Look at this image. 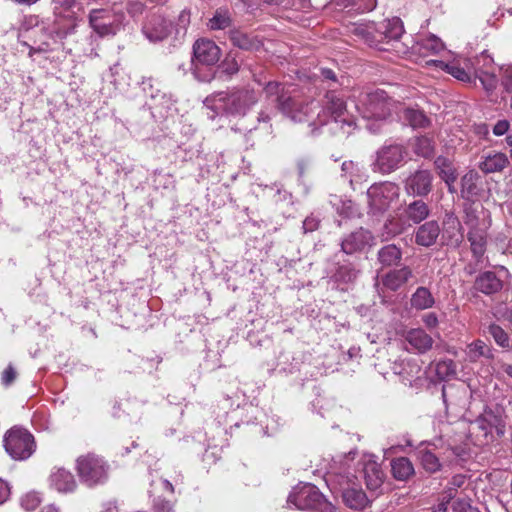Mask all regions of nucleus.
Listing matches in <instances>:
<instances>
[{
	"label": "nucleus",
	"mask_w": 512,
	"mask_h": 512,
	"mask_svg": "<svg viewBox=\"0 0 512 512\" xmlns=\"http://www.w3.org/2000/svg\"><path fill=\"white\" fill-rule=\"evenodd\" d=\"M266 97L276 107L294 122H308L314 133L317 127L327 124H334L343 133L349 134L354 121L349 118L343 98L334 91L325 95L324 106L321 111L315 114L318 104L314 101L303 103L284 94L283 86L278 82L270 81L264 87Z\"/></svg>",
	"instance_id": "1"
},
{
	"label": "nucleus",
	"mask_w": 512,
	"mask_h": 512,
	"mask_svg": "<svg viewBox=\"0 0 512 512\" xmlns=\"http://www.w3.org/2000/svg\"><path fill=\"white\" fill-rule=\"evenodd\" d=\"M258 94L252 89L220 91L207 96L204 107L210 110L209 118L218 115L244 116L257 102Z\"/></svg>",
	"instance_id": "2"
},
{
	"label": "nucleus",
	"mask_w": 512,
	"mask_h": 512,
	"mask_svg": "<svg viewBox=\"0 0 512 512\" xmlns=\"http://www.w3.org/2000/svg\"><path fill=\"white\" fill-rule=\"evenodd\" d=\"M328 486L335 494H340L344 504L354 510H363L369 504L365 492L356 483V477L349 474H331Z\"/></svg>",
	"instance_id": "3"
},
{
	"label": "nucleus",
	"mask_w": 512,
	"mask_h": 512,
	"mask_svg": "<svg viewBox=\"0 0 512 512\" xmlns=\"http://www.w3.org/2000/svg\"><path fill=\"white\" fill-rule=\"evenodd\" d=\"M75 470L80 482L93 488L107 482L110 466L102 456L87 453L76 459Z\"/></svg>",
	"instance_id": "4"
},
{
	"label": "nucleus",
	"mask_w": 512,
	"mask_h": 512,
	"mask_svg": "<svg viewBox=\"0 0 512 512\" xmlns=\"http://www.w3.org/2000/svg\"><path fill=\"white\" fill-rule=\"evenodd\" d=\"M287 503L290 507L294 506L298 510L336 512L335 506L312 484H303L294 488L288 496Z\"/></svg>",
	"instance_id": "5"
},
{
	"label": "nucleus",
	"mask_w": 512,
	"mask_h": 512,
	"mask_svg": "<svg viewBox=\"0 0 512 512\" xmlns=\"http://www.w3.org/2000/svg\"><path fill=\"white\" fill-rule=\"evenodd\" d=\"M394 102L383 90L360 94L356 108L364 119L382 121L391 115Z\"/></svg>",
	"instance_id": "6"
},
{
	"label": "nucleus",
	"mask_w": 512,
	"mask_h": 512,
	"mask_svg": "<svg viewBox=\"0 0 512 512\" xmlns=\"http://www.w3.org/2000/svg\"><path fill=\"white\" fill-rule=\"evenodd\" d=\"M52 4L56 22L58 25L64 23L62 28H58L57 34L65 37L74 33L84 11L82 3L78 0H53Z\"/></svg>",
	"instance_id": "7"
},
{
	"label": "nucleus",
	"mask_w": 512,
	"mask_h": 512,
	"mask_svg": "<svg viewBox=\"0 0 512 512\" xmlns=\"http://www.w3.org/2000/svg\"><path fill=\"white\" fill-rule=\"evenodd\" d=\"M6 452L15 460H25L35 451L33 435L26 429L13 427L4 437Z\"/></svg>",
	"instance_id": "8"
},
{
	"label": "nucleus",
	"mask_w": 512,
	"mask_h": 512,
	"mask_svg": "<svg viewBox=\"0 0 512 512\" xmlns=\"http://www.w3.org/2000/svg\"><path fill=\"white\" fill-rule=\"evenodd\" d=\"M400 189L393 182H381L371 185L367 190L368 207L372 214L383 213L399 197Z\"/></svg>",
	"instance_id": "9"
},
{
	"label": "nucleus",
	"mask_w": 512,
	"mask_h": 512,
	"mask_svg": "<svg viewBox=\"0 0 512 512\" xmlns=\"http://www.w3.org/2000/svg\"><path fill=\"white\" fill-rule=\"evenodd\" d=\"M122 19V14L108 9H92L88 16L90 27L100 37L116 35L121 28Z\"/></svg>",
	"instance_id": "10"
},
{
	"label": "nucleus",
	"mask_w": 512,
	"mask_h": 512,
	"mask_svg": "<svg viewBox=\"0 0 512 512\" xmlns=\"http://www.w3.org/2000/svg\"><path fill=\"white\" fill-rule=\"evenodd\" d=\"M406 155L405 148L399 144L384 145L377 151L376 160L372 164L373 170L388 174L396 170Z\"/></svg>",
	"instance_id": "11"
},
{
	"label": "nucleus",
	"mask_w": 512,
	"mask_h": 512,
	"mask_svg": "<svg viewBox=\"0 0 512 512\" xmlns=\"http://www.w3.org/2000/svg\"><path fill=\"white\" fill-rule=\"evenodd\" d=\"M471 60L474 80L479 79L486 91H493L498 84L493 58L486 51H483L480 55Z\"/></svg>",
	"instance_id": "12"
},
{
	"label": "nucleus",
	"mask_w": 512,
	"mask_h": 512,
	"mask_svg": "<svg viewBox=\"0 0 512 512\" xmlns=\"http://www.w3.org/2000/svg\"><path fill=\"white\" fill-rule=\"evenodd\" d=\"M221 58L220 47L212 40L201 38L193 45L192 64L195 70L198 66H214Z\"/></svg>",
	"instance_id": "13"
},
{
	"label": "nucleus",
	"mask_w": 512,
	"mask_h": 512,
	"mask_svg": "<svg viewBox=\"0 0 512 512\" xmlns=\"http://www.w3.org/2000/svg\"><path fill=\"white\" fill-rule=\"evenodd\" d=\"M426 64L433 65L465 83H470L474 79L471 68L472 60L468 58H457L449 63L441 60H429L426 61Z\"/></svg>",
	"instance_id": "14"
},
{
	"label": "nucleus",
	"mask_w": 512,
	"mask_h": 512,
	"mask_svg": "<svg viewBox=\"0 0 512 512\" xmlns=\"http://www.w3.org/2000/svg\"><path fill=\"white\" fill-rule=\"evenodd\" d=\"M359 464L362 467V474L367 489L370 491H377L381 488L385 474L375 456L371 454H364Z\"/></svg>",
	"instance_id": "15"
},
{
	"label": "nucleus",
	"mask_w": 512,
	"mask_h": 512,
	"mask_svg": "<svg viewBox=\"0 0 512 512\" xmlns=\"http://www.w3.org/2000/svg\"><path fill=\"white\" fill-rule=\"evenodd\" d=\"M432 181L433 175L429 170H416L406 178L404 182L405 192L411 196H426L432 190Z\"/></svg>",
	"instance_id": "16"
},
{
	"label": "nucleus",
	"mask_w": 512,
	"mask_h": 512,
	"mask_svg": "<svg viewBox=\"0 0 512 512\" xmlns=\"http://www.w3.org/2000/svg\"><path fill=\"white\" fill-rule=\"evenodd\" d=\"M464 223L470 230H488L491 225L490 213L480 202L471 201L464 206Z\"/></svg>",
	"instance_id": "17"
},
{
	"label": "nucleus",
	"mask_w": 512,
	"mask_h": 512,
	"mask_svg": "<svg viewBox=\"0 0 512 512\" xmlns=\"http://www.w3.org/2000/svg\"><path fill=\"white\" fill-rule=\"evenodd\" d=\"M508 274V270L503 266L499 267L498 273L485 271L476 277L474 288L485 295L495 294L503 287L502 277H506Z\"/></svg>",
	"instance_id": "18"
},
{
	"label": "nucleus",
	"mask_w": 512,
	"mask_h": 512,
	"mask_svg": "<svg viewBox=\"0 0 512 512\" xmlns=\"http://www.w3.org/2000/svg\"><path fill=\"white\" fill-rule=\"evenodd\" d=\"M374 244V237L370 231L359 228L346 235L341 242V249L345 254L351 255L362 252L366 247Z\"/></svg>",
	"instance_id": "19"
},
{
	"label": "nucleus",
	"mask_w": 512,
	"mask_h": 512,
	"mask_svg": "<svg viewBox=\"0 0 512 512\" xmlns=\"http://www.w3.org/2000/svg\"><path fill=\"white\" fill-rule=\"evenodd\" d=\"M142 32L150 42L162 41L171 33V22L161 15H151L144 23Z\"/></svg>",
	"instance_id": "20"
},
{
	"label": "nucleus",
	"mask_w": 512,
	"mask_h": 512,
	"mask_svg": "<svg viewBox=\"0 0 512 512\" xmlns=\"http://www.w3.org/2000/svg\"><path fill=\"white\" fill-rule=\"evenodd\" d=\"M50 487L59 493H71L77 488L74 475L64 468H54L49 476Z\"/></svg>",
	"instance_id": "21"
},
{
	"label": "nucleus",
	"mask_w": 512,
	"mask_h": 512,
	"mask_svg": "<svg viewBox=\"0 0 512 512\" xmlns=\"http://www.w3.org/2000/svg\"><path fill=\"white\" fill-rule=\"evenodd\" d=\"M476 424L484 431L485 435L491 433L493 429H496L497 434L500 436L505 433V422L501 411L498 409L495 411L492 409L484 410V412L477 418Z\"/></svg>",
	"instance_id": "22"
},
{
	"label": "nucleus",
	"mask_w": 512,
	"mask_h": 512,
	"mask_svg": "<svg viewBox=\"0 0 512 512\" xmlns=\"http://www.w3.org/2000/svg\"><path fill=\"white\" fill-rule=\"evenodd\" d=\"M508 164L509 159L506 154L490 151L482 155L478 167L483 173L490 174L501 172Z\"/></svg>",
	"instance_id": "23"
},
{
	"label": "nucleus",
	"mask_w": 512,
	"mask_h": 512,
	"mask_svg": "<svg viewBox=\"0 0 512 512\" xmlns=\"http://www.w3.org/2000/svg\"><path fill=\"white\" fill-rule=\"evenodd\" d=\"M444 48L445 45L442 40L433 34L420 38L412 47L415 53L422 56L438 54Z\"/></svg>",
	"instance_id": "24"
},
{
	"label": "nucleus",
	"mask_w": 512,
	"mask_h": 512,
	"mask_svg": "<svg viewBox=\"0 0 512 512\" xmlns=\"http://www.w3.org/2000/svg\"><path fill=\"white\" fill-rule=\"evenodd\" d=\"M440 233V227L436 221H428L421 225L415 234L416 244L430 247L435 244Z\"/></svg>",
	"instance_id": "25"
},
{
	"label": "nucleus",
	"mask_w": 512,
	"mask_h": 512,
	"mask_svg": "<svg viewBox=\"0 0 512 512\" xmlns=\"http://www.w3.org/2000/svg\"><path fill=\"white\" fill-rule=\"evenodd\" d=\"M413 276L410 267L403 266L399 269L389 271L382 279L383 285L392 290H398L402 285L409 281Z\"/></svg>",
	"instance_id": "26"
},
{
	"label": "nucleus",
	"mask_w": 512,
	"mask_h": 512,
	"mask_svg": "<svg viewBox=\"0 0 512 512\" xmlns=\"http://www.w3.org/2000/svg\"><path fill=\"white\" fill-rule=\"evenodd\" d=\"M341 177L347 180L350 186L355 189V185L366 180V172L363 167L353 161H345L341 166Z\"/></svg>",
	"instance_id": "27"
},
{
	"label": "nucleus",
	"mask_w": 512,
	"mask_h": 512,
	"mask_svg": "<svg viewBox=\"0 0 512 512\" xmlns=\"http://www.w3.org/2000/svg\"><path fill=\"white\" fill-rule=\"evenodd\" d=\"M406 341L419 353H425L433 344L432 337L420 328L408 331Z\"/></svg>",
	"instance_id": "28"
},
{
	"label": "nucleus",
	"mask_w": 512,
	"mask_h": 512,
	"mask_svg": "<svg viewBox=\"0 0 512 512\" xmlns=\"http://www.w3.org/2000/svg\"><path fill=\"white\" fill-rule=\"evenodd\" d=\"M443 238L449 246L457 247L463 241V233L461 232V224L454 216H449L445 222Z\"/></svg>",
	"instance_id": "29"
},
{
	"label": "nucleus",
	"mask_w": 512,
	"mask_h": 512,
	"mask_svg": "<svg viewBox=\"0 0 512 512\" xmlns=\"http://www.w3.org/2000/svg\"><path fill=\"white\" fill-rule=\"evenodd\" d=\"M402 259V250L395 244H388L379 249L377 260L382 267L396 266Z\"/></svg>",
	"instance_id": "30"
},
{
	"label": "nucleus",
	"mask_w": 512,
	"mask_h": 512,
	"mask_svg": "<svg viewBox=\"0 0 512 512\" xmlns=\"http://www.w3.org/2000/svg\"><path fill=\"white\" fill-rule=\"evenodd\" d=\"M435 167L441 179L448 185L449 191L452 192V184L457 179L456 169L452 162L445 157L439 156L435 160Z\"/></svg>",
	"instance_id": "31"
},
{
	"label": "nucleus",
	"mask_w": 512,
	"mask_h": 512,
	"mask_svg": "<svg viewBox=\"0 0 512 512\" xmlns=\"http://www.w3.org/2000/svg\"><path fill=\"white\" fill-rule=\"evenodd\" d=\"M417 457L422 467L429 473H435L441 469V463L433 449L428 446L418 448Z\"/></svg>",
	"instance_id": "32"
},
{
	"label": "nucleus",
	"mask_w": 512,
	"mask_h": 512,
	"mask_svg": "<svg viewBox=\"0 0 512 512\" xmlns=\"http://www.w3.org/2000/svg\"><path fill=\"white\" fill-rule=\"evenodd\" d=\"M230 40L234 46L243 50H257L261 46L257 37L240 30L231 31Z\"/></svg>",
	"instance_id": "33"
},
{
	"label": "nucleus",
	"mask_w": 512,
	"mask_h": 512,
	"mask_svg": "<svg viewBox=\"0 0 512 512\" xmlns=\"http://www.w3.org/2000/svg\"><path fill=\"white\" fill-rule=\"evenodd\" d=\"M404 28L402 21L399 18H393L382 23L381 30L379 31L382 40L387 43L396 42L403 34Z\"/></svg>",
	"instance_id": "34"
},
{
	"label": "nucleus",
	"mask_w": 512,
	"mask_h": 512,
	"mask_svg": "<svg viewBox=\"0 0 512 512\" xmlns=\"http://www.w3.org/2000/svg\"><path fill=\"white\" fill-rule=\"evenodd\" d=\"M410 303L416 310H426L434 306L435 299L427 287L420 286L412 294Z\"/></svg>",
	"instance_id": "35"
},
{
	"label": "nucleus",
	"mask_w": 512,
	"mask_h": 512,
	"mask_svg": "<svg viewBox=\"0 0 512 512\" xmlns=\"http://www.w3.org/2000/svg\"><path fill=\"white\" fill-rule=\"evenodd\" d=\"M480 177L477 172L469 171L461 179V195L466 200H472L479 194L478 181Z\"/></svg>",
	"instance_id": "36"
},
{
	"label": "nucleus",
	"mask_w": 512,
	"mask_h": 512,
	"mask_svg": "<svg viewBox=\"0 0 512 512\" xmlns=\"http://www.w3.org/2000/svg\"><path fill=\"white\" fill-rule=\"evenodd\" d=\"M487 230H470L468 233V240L470 242L471 251L477 260H479L485 253L487 243Z\"/></svg>",
	"instance_id": "37"
},
{
	"label": "nucleus",
	"mask_w": 512,
	"mask_h": 512,
	"mask_svg": "<svg viewBox=\"0 0 512 512\" xmlns=\"http://www.w3.org/2000/svg\"><path fill=\"white\" fill-rule=\"evenodd\" d=\"M430 210L428 205L422 200L411 202L405 209V215L408 220L414 224H418L429 216Z\"/></svg>",
	"instance_id": "38"
},
{
	"label": "nucleus",
	"mask_w": 512,
	"mask_h": 512,
	"mask_svg": "<svg viewBox=\"0 0 512 512\" xmlns=\"http://www.w3.org/2000/svg\"><path fill=\"white\" fill-rule=\"evenodd\" d=\"M393 476L400 481H405L414 474V467L406 457H399L391 463Z\"/></svg>",
	"instance_id": "39"
},
{
	"label": "nucleus",
	"mask_w": 512,
	"mask_h": 512,
	"mask_svg": "<svg viewBox=\"0 0 512 512\" xmlns=\"http://www.w3.org/2000/svg\"><path fill=\"white\" fill-rule=\"evenodd\" d=\"M466 356L471 362H476L481 357H492V352L485 342L481 340H476L467 346Z\"/></svg>",
	"instance_id": "40"
},
{
	"label": "nucleus",
	"mask_w": 512,
	"mask_h": 512,
	"mask_svg": "<svg viewBox=\"0 0 512 512\" xmlns=\"http://www.w3.org/2000/svg\"><path fill=\"white\" fill-rule=\"evenodd\" d=\"M358 273L359 271L351 263H344L337 267L333 278L337 282L351 283L355 281Z\"/></svg>",
	"instance_id": "41"
},
{
	"label": "nucleus",
	"mask_w": 512,
	"mask_h": 512,
	"mask_svg": "<svg viewBox=\"0 0 512 512\" xmlns=\"http://www.w3.org/2000/svg\"><path fill=\"white\" fill-rule=\"evenodd\" d=\"M404 120L413 128H424L429 124L426 115L422 111L413 108L405 109Z\"/></svg>",
	"instance_id": "42"
},
{
	"label": "nucleus",
	"mask_w": 512,
	"mask_h": 512,
	"mask_svg": "<svg viewBox=\"0 0 512 512\" xmlns=\"http://www.w3.org/2000/svg\"><path fill=\"white\" fill-rule=\"evenodd\" d=\"M231 24V16L227 9L220 8L216 10L214 16L209 21V27L212 30H222Z\"/></svg>",
	"instance_id": "43"
},
{
	"label": "nucleus",
	"mask_w": 512,
	"mask_h": 512,
	"mask_svg": "<svg viewBox=\"0 0 512 512\" xmlns=\"http://www.w3.org/2000/svg\"><path fill=\"white\" fill-rule=\"evenodd\" d=\"M335 2L344 8L353 7L361 13L371 11L376 6V0H335Z\"/></svg>",
	"instance_id": "44"
},
{
	"label": "nucleus",
	"mask_w": 512,
	"mask_h": 512,
	"mask_svg": "<svg viewBox=\"0 0 512 512\" xmlns=\"http://www.w3.org/2000/svg\"><path fill=\"white\" fill-rule=\"evenodd\" d=\"M414 152L422 157H429L433 153V143L429 137H417L413 144Z\"/></svg>",
	"instance_id": "45"
},
{
	"label": "nucleus",
	"mask_w": 512,
	"mask_h": 512,
	"mask_svg": "<svg viewBox=\"0 0 512 512\" xmlns=\"http://www.w3.org/2000/svg\"><path fill=\"white\" fill-rule=\"evenodd\" d=\"M436 373L441 379H449L456 375V365L453 360L445 359L436 364Z\"/></svg>",
	"instance_id": "46"
},
{
	"label": "nucleus",
	"mask_w": 512,
	"mask_h": 512,
	"mask_svg": "<svg viewBox=\"0 0 512 512\" xmlns=\"http://www.w3.org/2000/svg\"><path fill=\"white\" fill-rule=\"evenodd\" d=\"M488 332L499 346L504 348L509 347V337L499 325H490L488 327Z\"/></svg>",
	"instance_id": "47"
},
{
	"label": "nucleus",
	"mask_w": 512,
	"mask_h": 512,
	"mask_svg": "<svg viewBox=\"0 0 512 512\" xmlns=\"http://www.w3.org/2000/svg\"><path fill=\"white\" fill-rule=\"evenodd\" d=\"M500 83L506 93L512 94V64L499 68Z\"/></svg>",
	"instance_id": "48"
},
{
	"label": "nucleus",
	"mask_w": 512,
	"mask_h": 512,
	"mask_svg": "<svg viewBox=\"0 0 512 512\" xmlns=\"http://www.w3.org/2000/svg\"><path fill=\"white\" fill-rule=\"evenodd\" d=\"M41 503V497L36 492H30L21 499V506L26 511H34Z\"/></svg>",
	"instance_id": "49"
},
{
	"label": "nucleus",
	"mask_w": 512,
	"mask_h": 512,
	"mask_svg": "<svg viewBox=\"0 0 512 512\" xmlns=\"http://www.w3.org/2000/svg\"><path fill=\"white\" fill-rule=\"evenodd\" d=\"M222 73L232 76L239 71V63L235 57L228 55L219 65Z\"/></svg>",
	"instance_id": "50"
},
{
	"label": "nucleus",
	"mask_w": 512,
	"mask_h": 512,
	"mask_svg": "<svg viewBox=\"0 0 512 512\" xmlns=\"http://www.w3.org/2000/svg\"><path fill=\"white\" fill-rule=\"evenodd\" d=\"M336 209L344 217H352L358 213L356 205L351 200L341 201V205L337 206Z\"/></svg>",
	"instance_id": "51"
},
{
	"label": "nucleus",
	"mask_w": 512,
	"mask_h": 512,
	"mask_svg": "<svg viewBox=\"0 0 512 512\" xmlns=\"http://www.w3.org/2000/svg\"><path fill=\"white\" fill-rule=\"evenodd\" d=\"M385 232L387 237H394L400 233H402L404 227L399 223L396 219L388 220L384 225Z\"/></svg>",
	"instance_id": "52"
},
{
	"label": "nucleus",
	"mask_w": 512,
	"mask_h": 512,
	"mask_svg": "<svg viewBox=\"0 0 512 512\" xmlns=\"http://www.w3.org/2000/svg\"><path fill=\"white\" fill-rule=\"evenodd\" d=\"M152 508L154 512H174L173 504L170 501L160 497L153 500Z\"/></svg>",
	"instance_id": "53"
},
{
	"label": "nucleus",
	"mask_w": 512,
	"mask_h": 512,
	"mask_svg": "<svg viewBox=\"0 0 512 512\" xmlns=\"http://www.w3.org/2000/svg\"><path fill=\"white\" fill-rule=\"evenodd\" d=\"M145 5L139 0H132L127 5V12L131 17H137L143 13Z\"/></svg>",
	"instance_id": "54"
},
{
	"label": "nucleus",
	"mask_w": 512,
	"mask_h": 512,
	"mask_svg": "<svg viewBox=\"0 0 512 512\" xmlns=\"http://www.w3.org/2000/svg\"><path fill=\"white\" fill-rule=\"evenodd\" d=\"M319 224H320V220L317 217H315L313 215L308 216L303 221V230L305 233L313 232L318 229Z\"/></svg>",
	"instance_id": "55"
},
{
	"label": "nucleus",
	"mask_w": 512,
	"mask_h": 512,
	"mask_svg": "<svg viewBox=\"0 0 512 512\" xmlns=\"http://www.w3.org/2000/svg\"><path fill=\"white\" fill-rule=\"evenodd\" d=\"M16 378V371L15 369L12 367V365H9L2 373V383L5 385V386H8L10 385L11 383H13V381L15 380Z\"/></svg>",
	"instance_id": "56"
},
{
	"label": "nucleus",
	"mask_w": 512,
	"mask_h": 512,
	"mask_svg": "<svg viewBox=\"0 0 512 512\" xmlns=\"http://www.w3.org/2000/svg\"><path fill=\"white\" fill-rule=\"evenodd\" d=\"M465 482V477L462 476V475H456L454 476L451 481H450V486L448 487V489L445 491V494L448 495L449 491L452 490V493L455 495L456 493V489L458 487H461Z\"/></svg>",
	"instance_id": "57"
},
{
	"label": "nucleus",
	"mask_w": 512,
	"mask_h": 512,
	"mask_svg": "<svg viewBox=\"0 0 512 512\" xmlns=\"http://www.w3.org/2000/svg\"><path fill=\"white\" fill-rule=\"evenodd\" d=\"M454 498L452 490L449 491L448 495L444 493L441 502L437 505L433 512H446L448 503Z\"/></svg>",
	"instance_id": "58"
},
{
	"label": "nucleus",
	"mask_w": 512,
	"mask_h": 512,
	"mask_svg": "<svg viewBox=\"0 0 512 512\" xmlns=\"http://www.w3.org/2000/svg\"><path fill=\"white\" fill-rule=\"evenodd\" d=\"M422 321L428 328H435L438 325V317L435 313H427L423 315Z\"/></svg>",
	"instance_id": "59"
},
{
	"label": "nucleus",
	"mask_w": 512,
	"mask_h": 512,
	"mask_svg": "<svg viewBox=\"0 0 512 512\" xmlns=\"http://www.w3.org/2000/svg\"><path fill=\"white\" fill-rule=\"evenodd\" d=\"M509 129V122L506 120L498 121L493 128V133L497 136L504 135Z\"/></svg>",
	"instance_id": "60"
},
{
	"label": "nucleus",
	"mask_w": 512,
	"mask_h": 512,
	"mask_svg": "<svg viewBox=\"0 0 512 512\" xmlns=\"http://www.w3.org/2000/svg\"><path fill=\"white\" fill-rule=\"evenodd\" d=\"M10 495V488L6 482L0 479V505L6 502Z\"/></svg>",
	"instance_id": "61"
},
{
	"label": "nucleus",
	"mask_w": 512,
	"mask_h": 512,
	"mask_svg": "<svg viewBox=\"0 0 512 512\" xmlns=\"http://www.w3.org/2000/svg\"><path fill=\"white\" fill-rule=\"evenodd\" d=\"M292 7L295 10H308L311 7L310 0H293Z\"/></svg>",
	"instance_id": "62"
},
{
	"label": "nucleus",
	"mask_w": 512,
	"mask_h": 512,
	"mask_svg": "<svg viewBox=\"0 0 512 512\" xmlns=\"http://www.w3.org/2000/svg\"><path fill=\"white\" fill-rule=\"evenodd\" d=\"M311 161L307 158H301L297 161L299 175L303 176L304 172L310 167Z\"/></svg>",
	"instance_id": "63"
},
{
	"label": "nucleus",
	"mask_w": 512,
	"mask_h": 512,
	"mask_svg": "<svg viewBox=\"0 0 512 512\" xmlns=\"http://www.w3.org/2000/svg\"><path fill=\"white\" fill-rule=\"evenodd\" d=\"M469 507L470 506L466 502L459 501L457 503H454L453 509H454L455 512H466V510Z\"/></svg>",
	"instance_id": "64"
}]
</instances>
